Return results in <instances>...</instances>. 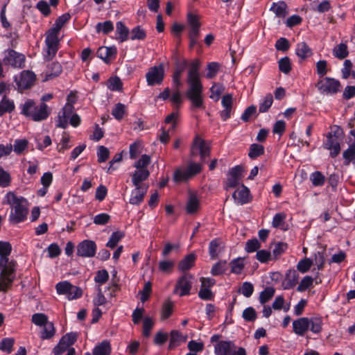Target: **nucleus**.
Instances as JSON below:
<instances>
[{
    "mask_svg": "<svg viewBox=\"0 0 355 355\" xmlns=\"http://www.w3.org/2000/svg\"><path fill=\"white\" fill-rule=\"evenodd\" d=\"M200 62L198 59H195L190 64V68L188 71L187 83L189 88L187 90L186 97L191 101V110L204 108V102L202 98L203 86L200 79Z\"/></svg>",
    "mask_w": 355,
    "mask_h": 355,
    "instance_id": "nucleus-1",
    "label": "nucleus"
},
{
    "mask_svg": "<svg viewBox=\"0 0 355 355\" xmlns=\"http://www.w3.org/2000/svg\"><path fill=\"white\" fill-rule=\"evenodd\" d=\"M23 202H26V200L24 197H17L13 192L9 191L5 196L3 204L12 205V211L9 216L11 223L17 224L26 219L28 208Z\"/></svg>",
    "mask_w": 355,
    "mask_h": 355,
    "instance_id": "nucleus-2",
    "label": "nucleus"
},
{
    "mask_svg": "<svg viewBox=\"0 0 355 355\" xmlns=\"http://www.w3.org/2000/svg\"><path fill=\"white\" fill-rule=\"evenodd\" d=\"M315 87L323 95H334L340 91V82L334 78L324 77L319 80Z\"/></svg>",
    "mask_w": 355,
    "mask_h": 355,
    "instance_id": "nucleus-3",
    "label": "nucleus"
},
{
    "mask_svg": "<svg viewBox=\"0 0 355 355\" xmlns=\"http://www.w3.org/2000/svg\"><path fill=\"white\" fill-rule=\"evenodd\" d=\"M16 278V268L6 266L0 271V292L7 293Z\"/></svg>",
    "mask_w": 355,
    "mask_h": 355,
    "instance_id": "nucleus-4",
    "label": "nucleus"
},
{
    "mask_svg": "<svg viewBox=\"0 0 355 355\" xmlns=\"http://www.w3.org/2000/svg\"><path fill=\"white\" fill-rule=\"evenodd\" d=\"M198 154L200 155L201 162L205 163L207 162V157H209L210 148L207 146L204 139L196 137L191 148V156L196 157Z\"/></svg>",
    "mask_w": 355,
    "mask_h": 355,
    "instance_id": "nucleus-5",
    "label": "nucleus"
},
{
    "mask_svg": "<svg viewBox=\"0 0 355 355\" xmlns=\"http://www.w3.org/2000/svg\"><path fill=\"white\" fill-rule=\"evenodd\" d=\"M25 55L13 49L6 51V55L3 59L5 65H10L14 68L22 69L25 67Z\"/></svg>",
    "mask_w": 355,
    "mask_h": 355,
    "instance_id": "nucleus-6",
    "label": "nucleus"
},
{
    "mask_svg": "<svg viewBox=\"0 0 355 355\" xmlns=\"http://www.w3.org/2000/svg\"><path fill=\"white\" fill-rule=\"evenodd\" d=\"M148 85L153 86L162 83L164 78V67L162 63L150 67L146 74Z\"/></svg>",
    "mask_w": 355,
    "mask_h": 355,
    "instance_id": "nucleus-7",
    "label": "nucleus"
},
{
    "mask_svg": "<svg viewBox=\"0 0 355 355\" xmlns=\"http://www.w3.org/2000/svg\"><path fill=\"white\" fill-rule=\"evenodd\" d=\"M59 42L58 35L47 31L45 39L46 45L45 60H50L55 56L59 49Z\"/></svg>",
    "mask_w": 355,
    "mask_h": 355,
    "instance_id": "nucleus-8",
    "label": "nucleus"
},
{
    "mask_svg": "<svg viewBox=\"0 0 355 355\" xmlns=\"http://www.w3.org/2000/svg\"><path fill=\"white\" fill-rule=\"evenodd\" d=\"M97 245L94 241L83 240L77 245V255L81 257L92 258L96 253Z\"/></svg>",
    "mask_w": 355,
    "mask_h": 355,
    "instance_id": "nucleus-9",
    "label": "nucleus"
},
{
    "mask_svg": "<svg viewBox=\"0 0 355 355\" xmlns=\"http://www.w3.org/2000/svg\"><path fill=\"white\" fill-rule=\"evenodd\" d=\"M243 168L241 166L237 165L232 168L228 173V178L225 181L224 189L228 191L230 189L236 187L242 178Z\"/></svg>",
    "mask_w": 355,
    "mask_h": 355,
    "instance_id": "nucleus-10",
    "label": "nucleus"
},
{
    "mask_svg": "<svg viewBox=\"0 0 355 355\" xmlns=\"http://www.w3.org/2000/svg\"><path fill=\"white\" fill-rule=\"evenodd\" d=\"M192 278V275L184 273L178 279L175 285V290H180L179 295L180 297L187 296L190 294L192 287L191 279Z\"/></svg>",
    "mask_w": 355,
    "mask_h": 355,
    "instance_id": "nucleus-11",
    "label": "nucleus"
},
{
    "mask_svg": "<svg viewBox=\"0 0 355 355\" xmlns=\"http://www.w3.org/2000/svg\"><path fill=\"white\" fill-rule=\"evenodd\" d=\"M36 76L31 71H23L21 73L19 79L17 81L18 88L21 90H25L31 88L35 82Z\"/></svg>",
    "mask_w": 355,
    "mask_h": 355,
    "instance_id": "nucleus-12",
    "label": "nucleus"
},
{
    "mask_svg": "<svg viewBox=\"0 0 355 355\" xmlns=\"http://www.w3.org/2000/svg\"><path fill=\"white\" fill-rule=\"evenodd\" d=\"M117 54L116 47L113 46H101L96 51V56L103 60L106 64L110 62L111 60L116 58Z\"/></svg>",
    "mask_w": 355,
    "mask_h": 355,
    "instance_id": "nucleus-13",
    "label": "nucleus"
},
{
    "mask_svg": "<svg viewBox=\"0 0 355 355\" xmlns=\"http://www.w3.org/2000/svg\"><path fill=\"white\" fill-rule=\"evenodd\" d=\"M236 349L234 343L232 340H220L214 345L215 355H231L233 349Z\"/></svg>",
    "mask_w": 355,
    "mask_h": 355,
    "instance_id": "nucleus-14",
    "label": "nucleus"
},
{
    "mask_svg": "<svg viewBox=\"0 0 355 355\" xmlns=\"http://www.w3.org/2000/svg\"><path fill=\"white\" fill-rule=\"evenodd\" d=\"M232 198L239 205H243L247 204L251 200L250 189L242 184L241 189L235 191L232 193Z\"/></svg>",
    "mask_w": 355,
    "mask_h": 355,
    "instance_id": "nucleus-15",
    "label": "nucleus"
},
{
    "mask_svg": "<svg viewBox=\"0 0 355 355\" xmlns=\"http://www.w3.org/2000/svg\"><path fill=\"white\" fill-rule=\"evenodd\" d=\"M309 318L306 317L300 318L293 322V332L300 336H304L309 329Z\"/></svg>",
    "mask_w": 355,
    "mask_h": 355,
    "instance_id": "nucleus-16",
    "label": "nucleus"
},
{
    "mask_svg": "<svg viewBox=\"0 0 355 355\" xmlns=\"http://www.w3.org/2000/svg\"><path fill=\"white\" fill-rule=\"evenodd\" d=\"M299 274L294 269L286 271L285 277L282 282V287L285 290H289L295 286L298 282Z\"/></svg>",
    "mask_w": 355,
    "mask_h": 355,
    "instance_id": "nucleus-17",
    "label": "nucleus"
},
{
    "mask_svg": "<svg viewBox=\"0 0 355 355\" xmlns=\"http://www.w3.org/2000/svg\"><path fill=\"white\" fill-rule=\"evenodd\" d=\"M270 10L273 12L276 17L282 19L285 18L288 14V6L284 1L272 3Z\"/></svg>",
    "mask_w": 355,
    "mask_h": 355,
    "instance_id": "nucleus-18",
    "label": "nucleus"
},
{
    "mask_svg": "<svg viewBox=\"0 0 355 355\" xmlns=\"http://www.w3.org/2000/svg\"><path fill=\"white\" fill-rule=\"evenodd\" d=\"M62 72V67L58 62H52L47 66L44 80H49L58 77Z\"/></svg>",
    "mask_w": 355,
    "mask_h": 355,
    "instance_id": "nucleus-19",
    "label": "nucleus"
},
{
    "mask_svg": "<svg viewBox=\"0 0 355 355\" xmlns=\"http://www.w3.org/2000/svg\"><path fill=\"white\" fill-rule=\"evenodd\" d=\"M19 107L21 108V114L33 120V115H34L35 111L37 110V106L33 100H26L24 104L20 105Z\"/></svg>",
    "mask_w": 355,
    "mask_h": 355,
    "instance_id": "nucleus-20",
    "label": "nucleus"
},
{
    "mask_svg": "<svg viewBox=\"0 0 355 355\" xmlns=\"http://www.w3.org/2000/svg\"><path fill=\"white\" fill-rule=\"evenodd\" d=\"M196 255L194 253H190L184 257L178 263V270L181 272H186L190 270L195 263Z\"/></svg>",
    "mask_w": 355,
    "mask_h": 355,
    "instance_id": "nucleus-21",
    "label": "nucleus"
},
{
    "mask_svg": "<svg viewBox=\"0 0 355 355\" xmlns=\"http://www.w3.org/2000/svg\"><path fill=\"white\" fill-rule=\"evenodd\" d=\"M50 114V110L48 105L44 103H40V106H37L34 115H33V121H42L46 119Z\"/></svg>",
    "mask_w": 355,
    "mask_h": 355,
    "instance_id": "nucleus-22",
    "label": "nucleus"
},
{
    "mask_svg": "<svg viewBox=\"0 0 355 355\" xmlns=\"http://www.w3.org/2000/svg\"><path fill=\"white\" fill-rule=\"evenodd\" d=\"M141 187H135V189L132 191L129 200L131 205H139L144 200L147 187L144 191H141Z\"/></svg>",
    "mask_w": 355,
    "mask_h": 355,
    "instance_id": "nucleus-23",
    "label": "nucleus"
},
{
    "mask_svg": "<svg viewBox=\"0 0 355 355\" xmlns=\"http://www.w3.org/2000/svg\"><path fill=\"white\" fill-rule=\"evenodd\" d=\"M71 19V15L69 13H64L61 16L58 17L55 21L54 26L50 28L48 32L55 34L57 35H59V33L64 25L69 21Z\"/></svg>",
    "mask_w": 355,
    "mask_h": 355,
    "instance_id": "nucleus-24",
    "label": "nucleus"
},
{
    "mask_svg": "<svg viewBox=\"0 0 355 355\" xmlns=\"http://www.w3.org/2000/svg\"><path fill=\"white\" fill-rule=\"evenodd\" d=\"M295 53L301 60H304L313 54V51L306 42H302L297 44Z\"/></svg>",
    "mask_w": 355,
    "mask_h": 355,
    "instance_id": "nucleus-25",
    "label": "nucleus"
},
{
    "mask_svg": "<svg viewBox=\"0 0 355 355\" xmlns=\"http://www.w3.org/2000/svg\"><path fill=\"white\" fill-rule=\"evenodd\" d=\"M150 172L148 169H137L132 175V182L135 187H141L140 183L148 178Z\"/></svg>",
    "mask_w": 355,
    "mask_h": 355,
    "instance_id": "nucleus-26",
    "label": "nucleus"
},
{
    "mask_svg": "<svg viewBox=\"0 0 355 355\" xmlns=\"http://www.w3.org/2000/svg\"><path fill=\"white\" fill-rule=\"evenodd\" d=\"M15 109L13 100L8 98L4 96L0 101V117L3 116L6 113H11Z\"/></svg>",
    "mask_w": 355,
    "mask_h": 355,
    "instance_id": "nucleus-27",
    "label": "nucleus"
},
{
    "mask_svg": "<svg viewBox=\"0 0 355 355\" xmlns=\"http://www.w3.org/2000/svg\"><path fill=\"white\" fill-rule=\"evenodd\" d=\"M200 207V201L196 193H190L186 205V211L189 214H195Z\"/></svg>",
    "mask_w": 355,
    "mask_h": 355,
    "instance_id": "nucleus-28",
    "label": "nucleus"
},
{
    "mask_svg": "<svg viewBox=\"0 0 355 355\" xmlns=\"http://www.w3.org/2000/svg\"><path fill=\"white\" fill-rule=\"evenodd\" d=\"M112 347L110 342L104 340L93 349V355H110Z\"/></svg>",
    "mask_w": 355,
    "mask_h": 355,
    "instance_id": "nucleus-29",
    "label": "nucleus"
},
{
    "mask_svg": "<svg viewBox=\"0 0 355 355\" xmlns=\"http://www.w3.org/2000/svg\"><path fill=\"white\" fill-rule=\"evenodd\" d=\"M116 33L119 35L117 40L120 42H123L129 39L130 31L121 21L116 23Z\"/></svg>",
    "mask_w": 355,
    "mask_h": 355,
    "instance_id": "nucleus-30",
    "label": "nucleus"
},
{
    "mask_svg": "<svg viewBox=\"0 0 355 355\" xmlns=\"http://www.w3.org/2000/svg\"><path fill=\"white\" fill-rule=\"evenodd\" d=\"M173 308L174 304L171 300L164 301L161 309V320L164 321L169 318L173 313Z\"/></svg>",
    "mask_w": 355,
    "mask_h": 355,
    "instance_id": "nucleus-31",
    "label": "nucleus"
},
{
    "mask_svg": "<svg viewBox=\"0 0 355 355\" xmlns=\"http://www.w3.org/2000/svg\"><path fill=\"white\" fill-rule=\"evenodd\" d=\"M264 153H265V148L263 145L254 143L250 146L248 157L251 159H255L258 157L263 155Z\"/></svg>",
    "mask_w": 355,
    "mask_h": 355,
    "instance_id": "nucleus-32",
    "label": "nucleus"
},
{
    "mask_svg": "<svg viewBox=\"0 0 355 355\" xmlns=\"http://www.w3.org/2000/svg\"><path fill=\"white\" fill-rule=\"evenodd\" d=\"M174 62L175 70L173 73L181 76L188 66V61L185 58H181L176 55L174 58Z\"/></svg>",
    "mask_w": 355,
    "mask_h": 355,
    "instance_id": "nucleus-33",
    "label": "nucleus"
},
{
    "mask_svg": "<svg viewBox=\"0 0 355 355\" xmlns=\"http://www.w3.org/2000/svg\"><path fill=\"white\" fill-rule=\"evenodd\" d=\"M175 266L173 260H161L158 263L159 270L164 274H171L173 272Z\"/></svg>",
    "mask_w": 355,
    "mask_h": 355,
    "instance_id": "nucleus-34",
    "label": "nucleus"
},
{
    "mask_svg": "<svg viewBox=\"0 0 355 355\" xmlns=\"http://www.w3.org/2000/svg\"><path fill=\"white\" fill-rule=\"evenodd\" d=\"M125 237V233L122 231H116L112 233L106 247L114 249L116 247L118 243Z\"/></svg>",
    "mask_w": 355,
    "mask_h": 355,
    "instance_id": "nucleus-35",
    "label": "nucleus"
},
{
    "mask_svg": "<svg viewBox=\"0 0 355 355\" xmlns=\"http://www.w3.org/2000/svg\"><path fill=\"white\" fill-rule=\"evenodd\" d=\"M75 289L76 291H78L76 288V286L73 285L67 281L60 282L55 285V289L58 295H65L70 291V288Z\"/></svg>",
    "mask_w": 355,
    "mask_h": 355,
    "instance_id": "nucleus-36",
    "label": "nucleus"
},
{
    "mask_svg": "<svg viewBox=\"0 0 355 355\" xmlns=\"http://www.w3.org/2000/svg\"><path fill=\"white\" fill-rule=\"evenodd\" d=\"M222 244L220 239L216 238L211 240L209 244V254L211 259H216L218 257V249Z\"/></svg>",
    "mask_w": 355,
    "mask_h": 355,
    "instance_id": "nucleus-37",
    "label": "nucleus"
},
{
    "mask_svg": "<svg viewBox=\"0 0 355 355\" xmlns=\"http://www.w3.org/2000/svg\"><path fill=\"white\" fill-rule=\"evenodd\" d=\"M309 329L313 334H320L322 329V319L320 317H312L309 318Z\"/></svg>",
    "mask_w": 355,
    "mask_h": 355,
    "instance_id": "nucleus-38",
    "label": "nucleus"
},
{
    "mask_svg": "<svg viewBox=\"0 0 355 355\" xmlns=\"http://www.w3.org/2000/svg\"><path fill=\"white\" fill-rule=\"evenodd\" d=\"M40 333V338L42 340H49L53 338L55 334V329L52 322H48Z\"/></svg>",
    "mask_w": 355,
    "mask_h": 355,
    "instance_id": "nucleus-39",
    "label": "nucleus"
},
{
    "mask_svg": "<svg viewBox=\"0 0 355 355\" xmlns=\"http://www.w3.org/2000/svg\"><path fill=\"white\" fill-rule=\"evenodd\" d=\"M333 55L339 60H343L347 58L349 55L347 44L340 43L336 46L333 49Z\"/></svg>",
    "mask_w": 355,
    "mask_h": 355,
    "instance_id": "nucleus-40",
    "label": "nucleus"
},
{
    "mask_svg": "<svg viewBox=\"0 0 355 355\" xmlns=\"http://www.w3.org/2000/svg\"><path fill=\"white\" fill-rule=\"evenodd\" d=\"M28 146V141L26 139H15L12 146V150L14 152L19 155H21L27 148Z\"/></svg>",
    "mask_w": 355,
    "mask_h": 355,
    "instance_id": "nucleus-41",
    "label": "nucleus"
},
{
    "mask_svg": "<svg viewBox=\"0 0 355 355\" xmlns=\"http://www.w3.org/2000/svg\"><path fill=\"white\" fill-rule=\"evenodd\" d=\"M114 30L113 23L107 20L104 22H98L96 26V33H103L104 35H107Z\"/></svg>",
    "mask_w": 355,
    "mask_h": 355,
    "instance_id": "nucleus-42",
    "label": "nucleus"
},
{
    "mask_svg": "<svg viewBox=\"0 0 355 355\" xmlns=\"http://www.w3.org/2000/svg\"><path fill=\"white\" fill-rule=\"evenodd\" d=\"M131 40H144L146 37V33L141 26H137L130 31Z\"/></svg>",
    "mask_w": 355,
    "mask_h": 355,
    "instance_id": "nucleus-43",
    "label": "nucleus"
},
{
    "mask_svg": "<svg viewBox=\"0 0 355 355\" xmlns=\"http://www.w3.org/2000/svg\"><path fill=\"white\" fill-rule=\"evenodd\" d=\"M191 180L186 170H182L181 168H178L175 170L173 176V180L176 183L179 184L180 182H186Z\"/></svg>",
    "mask_w": 355,
    "mask_h": 355,
    "instance_id": "nucleus-44",
    "label": "nucleus"
},
{
    "mask_svg": "<svg viewBox=\"0 0 355 355\" xmlns=\"http://www.w3.org/2000/svg\"><path fill=\"white\" fill-rule=\"evenodd\" d=\"M275 289L272 286L266 287L260 293L259 302L261 304L268 302L275 295Z\"/></svg>",
    "mask_w": 355,
    "mask_h": 355,
    "instance_id": "nucleus-45",
    "label": "nucleus"
},
{
    "mask_svg": "<svg viewBox=\"0 0 355 355\" xmlns=\"http://www.w3.org/2000/svg\"><path fill=\"white\" fill-rule=\"evenodd\" d=\"M288 249V244L284 242H278L275 243V248L272 250V259L277 260L279 257L283 254Z\"/></svg>",
    "mask_w": 355,
    "mask_h": 355,
    "instance_id": "nucleus-46",
    "label": "nucleus"
},
{
    "mask_svg": "<svg viewBox=\"0 0 355 355\" xmlns=\"http://www.w3.org/2000/svg\"><path fill=\"white\" fill-rule=\"evenodd\" d=\"M189 49H193L195 46H201V44L198 42L200 37V30H189Z\"/></svg>",
    "mask_w": 355,
    "mask_h": 355,
    "instance_id": "nucleus-47",
    "label": "nucleus"
},
{
    "mask_svg": "<svg viewBox=\"0 0 355 355\" xmlns=\"http://www.w3.org/2000/svg\"><path fill=\"white\" fill-rule=\"evenodd\" d=\"M310 180L314 187H322L325 182V177L320 171H315L310 175Z\"/></svg>",
    "mask_w": 355,
    "mask_h": 355,
    "instance_id": "nucleus-48",
    "label": "nucleus"
},
{
    "mask_svg": "<svg viewBox=\"0 0 355 355\" xmlns=\"http://www.w3.org/2000/svg\"><path fill=\"white\" fill-rule=\"evenodd\" d=\"M230 266H231V272L236 275L241 274L245 266L241 258L232 260L230 263Z\"/></svg>",
    "mask_w": 355,
    "mask_h": 355,
    "instance_id": "nucleus-49",
    "label": "nucleus"
},
{
    "mask_svg": "<svg viewBox=\"0 0 355 355\" xmlns=\"http://www.w3.org/2000/svg\"><path fill=\"white\" fill-rule=\"evenodd\" d=\"M15 344L13 338H4L0 342V350L7 354H10Z\"/></svg>",
    "mask_w": 355,
    "mask_h": 355,
    "instance_id": "nucleus-50",
    "label": "nucleus"
},
{
    "mask_svg": "<svg viewBox=\"0 0 355 355\" xmlns=\"http://www.w3.org/2000/svg\"><path fill=\"white\" fill-rule=\"evenodd\" d=\"M313 278L311 276H305L300 282L297 287V291L304 292L313 286Z\"/></svg>",
    "mask_w": 355,
    "mask_h": 355,
    "instance_id": "nucleus-51",
    "label": "nucleus"
},
{
    "mask_svg": "<svg viewBox=\"0 0 355 355\" xmlns=\"http://www.w3.org/2000/svg\"><path fill=\"white\" fill-rule=\"evenodd\" d=\"M278 66L279 71L285 74H288L292 69L291 59L287 56L281 58L278 61Z\"/></svg>",
    "mask_w": 355,
    "mask_h": 355,
    "instance_id": "nucleus-52",
    "label": "nucleus"
},
{
    "mask_svg": "<svg viewBox=\"0 0 355 355\" xmlns=\"http://www.w3.org/2000/svg\"><path fill=\"white\" fill-rule=\"evenodd\" d=\"M313 264V260L309 258H304L301 259L297 264V269L302 273L307 272L312 265Z\"/></svg>",
    "mask_w": 355,
    "mask_h": 355,
    "instance_id": "nucleus-53",
    "label": "nucleus"
},
{
    "mask_svg": "<svg viewBox=\"0 0 355 355\" xmlns=\"http://www.w3.org/2000/svg\"><path fill=\"white\" fill-rule=\"evenodd\" d=\"M273 102V97L271 94H268L262 101L260 102L259 105V111L261 113L268 112L269 108L271 107Z\"/></svg>",
    "mask_w": 355,
    "mask_h": 355,
    "instance_id": "nucleus-54",
    "label": "nucleus"
},
{
    "mask_svg": "<svg viewBox=\"0 0 355 355\" xmlns=\"http://www.w3.org/2000/svg\"><path fill=\"white\" fill-rule=\"evenodd\" d=\"M125 114V105L123 103H116L112 110V114L115 119L121 121Z\"/></svg>",
    "mask_w": 355,
    "mask_h": 355,
    "instance_id": "nucleus-55",
    "label": "nucleus"
},
{
    "mask_svg": "<svg viewBox=\"0 0 355 355\" xmlns=\"http://www.w3.org/2000/svg\"><path fill=\"white\" fill-rule=\"evenodd\" d=\"M261 245L259 240L256 238L249 239L245 243V250L248 253H252L257 252L261 248Z\"/></svg>",
    "mask_w": 355,
    "mask_h": 355,
    "instance_id": "nucleus-56",
    "label": "nucleus"
},
{
    "mask_svg": "<svg viewBox=\"0 0 355 355\" xmlns=\"http://www.w3.org/2000/svg\"><path fill=\"white\" fill-rule=\"evenodd\" d=\"M12 181L10 173L0 166V187L6 188L10 185Z\"/></svg>",
    "mask_w": 355,
    "mask_h": 355,
    "instance_id": "nucleus-57",
    "label": "nucleus"
},
{
    "mask_svg": "<svg viewBox=\"0 0 355 355\" xmlns=\"http://www.w3.org/2000/svg\"><path fill=\"white\" fill-rule=\"evenodd\" d=\"M170 335L171 338L168 346V350H172L178 345L177 343L182 340V335L178 330H172L170 333Z\"/></svg>",
    "mask_w": 355,
    "mask_h": 355,
    "instance_id": "nucleus-58",
    "label": "nucleus"
},
{
    "mask_svg": "<svg viewBox=\"0 0 355 355\" xmlns=\"http://www.w3.org/2000/svg\"><path fill=\"white\" fill-rule=\"evenodd\" d=\"M226 270V261H218L213 265L211 269V274L214 276L221 275L225 272Z\"/></svg>",
    "mask_w": 355,
    "mask_h": 355,
    "instance_id": "nucleus-59",
    "label": "nucleus"
},
{
    "mask_svg": "<svg viewBox=\"0 0 355 355\" xmlns=\"http://www.w3.org/2000/svg\"><path fill=\"white\" fill-rule=\"evenodd\" d=\"M185 170L187 172V174L189 175V178L191 179L196 175L201 173L202 166L200 164L191 162L189 164Z\"/></svg>",
    "mask_w": 355,
    "mask_h": 355,
    "instance_id": "nucleus-60",
    "label": "nucleus"
},
{
    "mask_svg": "<svg viewBox=\"0 0 355 355\" xmlns=\"http://www.w3.org/2000/svg\"><path fill=\"white\" fill-rule=\"evenodd\" d=\"M254 292V286L249 282H245L239 289V293H241L245 297H250Z\"/></svg>",
    "mask_w": 355,
    "mask_h": 355,
    "instance_id": "nucleus-61",
    "label": "nucleus"
},
{
    "mask_svg": "<svg viewBox=\"0 0 355 355\" xmlns=\"http://www.w3.org/2000/svg\"><path fill=\"white\" fill-rule=\"evenodd\" d=\"M225 87L223 85L214 84L210 88V92L211 94L210 95L209 97L214 99L215 101H218Z\"/></svg>",
    "mask_w": 355,
    "mask_h": 355,
    "instance_id": "nucleus-62",
    "label": "nucleus"
},
{
    "mask_svg": "<svg viewBox=\"0 0 355 355\" xmlns=\"http://www.w3.org/2000/svg\"><path fill=\"white\" fill-rule=\"evenodd\" d=\"M256 259L261 263H266L272 259V254L269 250H260L257 252Z\"/></svg>",
    "mask_w": 355,
    "mask_h": 355,
    "instance_id": "nucleus-63",
    "label": "nucleus"
},
{
    "mask_svg": "<svg viewBox=\"0 0 355 355\" xmlns=\"http://www.w3.org/2000/svg\"><path fill=\"white\" fill-rule=\"evenodd\" d=\"M77 334L75 332L67 333L64 335L61 338L60 341L65 345L67 347H70L73 345L77 340Z\"/></svg>",
    "mask_w": 355,
    "mask_h": 355,
    "instance_id": "nucleus-64",
    "label": "nucleus"
}]
</instances>
